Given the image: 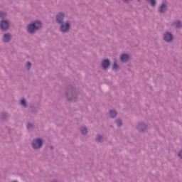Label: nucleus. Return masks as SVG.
Instances as JSON below:
<instances>
[{
  "instance_id": "39448f33",
  "label": "nucleus",
  "mask_w": 182,
  "mask_h": 182,
  "mask_svg": "<svg viewBox=\"0 0 182 182\" xmlns=\"http://www.w3.org/2000/svg\"><path fill=\"white\" fill-rule=\"evenodd\" d=\"M164 39L166 42H171L173 41V36L170 33H166Z\"/></svg>"
},
{
  "instance_id": "7ed1b4c3",
  "label": "nucleus",
  "mask_w": 182,
  "mask_h": 182,
  "mask_svg": "<svg viewBox=\"0 0 182 182\" xmlns=\"http://www.w3.org/2000/svg\"><path fill=\"white\" fill-rule=\"evenodd\" d=\"M32 146L34 149H41L42 147V139H37L34 140L32 143Z\"/></svg>"
},
{
  "instance_id": "6e6552de",
  "label": "nucleus",
  "mask_w": 182,
  "mask_h": 182,
  "mask_svg": "<svg viewBox=\"0 0 182 182\" xmlns=\"http://www.w3.org/2000/svg\"><path fill=\"white\" fill-rule=\"evenodd\" d=\"M4 42H9L11 41V34H5L3 37Z\"/></svg>"
},
{
  "instance_id": "a211bd4d",
  "label": "nucleus",
  "mask_w": 182,
  "mask_h": 182,
  "mask_svg": "<svg viewBox=\"0 0 182 182\" xmlns=\"http://www.w3.org/2000/svg\"><path fill=\"white\" fill-rule=\"evenodd\" d=\"M117 124L118 127L122 126V120H117Z\"/></svg>"
},
{
  "instance_id": "1a4fd4ad",
  "label": "nucleus",
  "mask_w": 182,
  "mask_h": 182,
  "mask_svg": "<svg viewBox=\"0 0 182 182\" xmlns=\"http://www.w3.org/2000/svg\"><path fill=\"white\" fill-rule=\"evenodd\" d=\"M109 116H110V117H112L113 119V118L116 117V116H117V112H116V111H110Z\"/></svg>"
},
{
  "instance_id": "f8f14e48",
  "label": "nucleus",
  "mask_w": 182,
  "mask_h": 182,
  "mask_svg": "<svg viewBox=\"0 0 182 182\" xmlns=\"http://www.w3.org/2000/svg\"><path fill=\"white\" fill-rule=\"evenodd\" d=\"M81 133L82 134H87V129L86 127L81 128Z\"/></svg>"
},
{
  "instance_id": "423d86ee",
  "label": "nucleus",
  "mask_w": 182,
  "mask_h": 182,
  "mask_svg": "<svg viewBox=\"0 0 182 182\" xmlns=\"http://www.w3.org/2000/svg\"><path fill=\"white\" fill-rule=\"evenodd\" d=\"M109 65H110V62L109 61V60H104L102 63V66L103 69H107Z\"/></svg>"
},
{
  "instance_id": "412c9836",
  "label": "nucleus",
  "mask_w": 182,
  "mask_h": 182,
  "mask_svg": "<svg viewBox=\"0 0 182 182\" xmlns=\"http://www.w3.org/2000/svg\"><path fill=\"white\" fill-rule=\"evenodd\" d=\"M178 156L181 159H182V151H181L179 153H178Z\"/></svg>"
},
{
  "instance_id": "9d476101",
  "label": "nucleus",
  "mask_w": 182,
  "mask_h": 182,
  "mask_svg": "<svg viewBox=\"0 0 182 182\" xmlns=\"http://www.w3.org/2000/svg\"><path fill=\"white\" fill-rule=\"evenodd\" d=\"M164 11H166V4H162L161 6L159 7V11L164 12Z\"/></svg>"
},
{
  "instance_id": "20e7f679",
  "label": "nucleus",
  "mask_w": 182,
  "mask_h": 182,
  "mask_svg": "<svg viewBox=\"0 0 182 182\" xmlns=\"http://www.w3.org/2000/svg\"><path fill=\"white\" fill-rule=\"evenodd\" d=\"M0 28H1V31H6V29H8V28H9V23L6 21H2L0 23Z\"/></svg>"
},
{
  "instance_id": "ddd939ff",
  "label": "nucleus",
  "mask_w": 182,
  "mask_h": 182,
  "mask_svg": "<svg viewBox=\"0 0 182 182\" xmlns=\"http://www.w3.org/2000/svg\"><path fill=\"white\" fill-rule=\"evenodd\" d=\"M173 25H175L176 28H181V23L178 21L175 22Z\"/></svg>"
},
{
  "instance_id": "4468645a",
  "label": "nucleus",
  "mask_w": 182,
  "mask_h": 182,
  "mask_svg": "<svg viewBox=\"0 0 182 182\" xmlns=\"http://www.w3.org/2000/svg\"><path fill=\"white\" fill-rule=\"evenodd\" d=\"M21 105H22V106H26V101L25 100V99H21V100L20 101Z\"/></svg>"
},
{
  "instance_id": "aec40b11",
  "label": "nucleus",
  "mask_w": 182,
  "mask_h": 182,
  "mask_svg": "<svg viewBox=\"0 0 182 182\" xmlns=\"http://www.w3.org/2000/svg\"><path fill=\"white\" fill-rule=\"evenodd\" d=\"M32 124H28V125H27V128L29 129H31V127H32Z\"/></svg>"
},
{
  "instance_id": "dca6fc26",
  "label": "nucleus",
  "mask_w": 182,
  "mask_h": 182,
  "mask_svg": "<svg viewBox=\"0 0 182 182\" xmlns=\"http://www.w3.org/2000/svg\"><path fill=\"white\" fill-rule=\"evenodd\" d=\"M112 68L113 69H117V68H119V65H117V63H116V61L114 62Z\"/></svg>"
},
{
  "instance_id": "f257e3e1",
  "label": "nucleus",
  "mask_w": 182,
  "mask_h": 182,
  "mask_svg": "<svg viewBox=\"0 0 182 182\" xmlns=\"http://www.w3.org/2000/svg\"><path fill=\"white\" fill-rule=\"evenodd\" d=\"M56 21L58 23H62L60 26L61 32H68V31H69V28H70L69 23H63L62 22L63 21V14L62 13H59L57 15Z\"/></svg>"
},
{
  "instance_id": "f3484780",
  "label": "nucleus",
  "mask_w": 182,
  "mask_h": 182,
  "mask_svg": "<svg viewBox=\"0 0 182 182\" xmlns=\"http://www.w3.org/2000/svg\"><path fill=\"white\" fill-rule=\"evenodd\" d=\"M97 141H102V136L98 135L96 138Z\"/></svg>"
},
{
  "instance_id": "0eeeda50",
  "label": "nucleus",
  "mask_w": 182,
  "mask_h": 182,
  "mask_svg": "<svg viewBox=\"0 0 182 182\" xmlns=\"http://www.w3.org/2000/svg\"><path fill=\"white\" fill-rule=\"evenodd\" d=\"M121 61L123 63L127 62L129 60V55L127 54H122L120 56Z\"/></svg>"
},
{
  "instance_id": "9b49d317",
  "label": "nucleus",
  "mask_w": 182,
  "mask_h": 182,
  "mask_svg": "<svg viewBox=\"0 0 182 182\" xmlns=\"http://www.w3.org/2000/svg\"><path fill=\"white\" fill-rule=\"evenodd\" d=\"M148 4L151 5L152 6H154L156 5V0H146Z\"/></svg>"
},
{
  "instance_id": "6ab92c4d",
  "label": "nucleus",
  "mask_w": 182,
  "mask_h": 182,
  "mask_svg": "<svg viewBox=\"0 0 182 182\" xmlns=\"http://www.w3.org/2000/svg\"><path fill=\"white\" fill-rule=\"evenodd\" d=\"M31 62H28L27 63V69H30L31 68Z\"/></svg>"
},
{
  "instance_id": "2eb2a0df",
  "label": "nucleus",
  "mask_w": 182,
  "mask_h": 182,
  "mask_svg": "<svg viewBox=\"0 0 182 182\" xmlns=\"http://www.w3.org/2000/svg\"><path fill=\"white\" fill-rule=\"evenodd\" d=\"M6 16V14L0 11V18H5Z\"/></svg>"
},
{
  "instance_id": "f03ea898",
  "label": "nucleus",
  "mask_w": 182,
  "mask_h": 182,
  "mask_svg": "<svg viewBox=\"0 0 182 182\" xmlns=\"http://www.w3.org/2000/svg\"><path fill=\"white\" fill-rule=\"evenodd\" d=\"M40 28H42V23L41 21H36L28 26L27 31L29 33H33L35 31H38Z\"/></svg>"
}]
</instances>
